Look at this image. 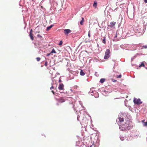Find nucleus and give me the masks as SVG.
Returning a JSON list of instances; mask_svg holds the SVG:
<instances>
[{"label":"nucleus","mask_w":147,"mask_h":147,"mask_svg":"<svg viewBox=\"0 0 147 147\" xmlns=\"http://www.w3.org/2000/svg\"><path fill=\"white\" fill-rule=\"evenodd\" d=\"M110 50L109 49H107L105 51L104 58L105 59H108L110 57Z\"/></svg>","instance_id":"nucleus-1"},{"label":"nucleus","mask_w":147,"mask_h":147,"mask_svg":"<svg viewBox=\"0 0 147 147\" xmlns=\"http://www.w3.org/2000/svg\"><path fill=\"white\" fill-rule=\"evenodd\" d=\"M134 102L135 104L139 105L142 103L141 100L140 98L137 99L135 98L134 100Z\"/></svg>","instance_id":"nucleus-2"},{"label":"nucleus","mask_w":147,"mask_h":147,"mask_svg":"<svg viewBox=\"0 0 147 147\" xmlns=\"http://www.w3.org/2000/svg\"><path fill=\"white\" fill-rule=\"evenodd\" d=\"M33 31L32 29H31L30 30V34L29 35V36L31 39L32 40H34V38L33 37V35L32 34Z\"/></svg>","instance_id":"nucleus-3"},{"label":"nucleus","mask_w":147,"mask_h":147,"mask_svg":"<svg viewBox=\"0 0 147 147\" xmlns=\"http://www.w3.org/2000/svg\"><path fill=\"white\" fill-rule=\"evenodd\" d=\"M64 86L63 84H62V83L60 84L59 85L58 88L60 90H64Z\"/></svg>","instance_id":"nucleus-4"},{"label":"nucleus","mask_w":147,"mask_h":147,"mask_svg":"<svg viewBox=\"0 0 147 147\" xmlns=\"http://www.w3.org/2000/svg\"><path fill=\"white\" fill-rule=\"evenodd\" d=\"M71 32V30L69 29H65L64 30V33L65 35H67Z\"/></svg>","instance_id":"nucleus-5"},{"label":"nucleus","mask_w":147,"mask_h":147,"mask_svg":"<svg viewBox=\"0 0 147 147\" xmlns=\"http://www.w3.org/2000/svg\"><path fill=\"white\" fill-rule=\"evenodd\" d=\"M58 100L59 102L62 103L64 102L65 100L63 97H61Z\"/></svg>","instance_id":"nucleus-6"},{"label":"nucleus","mask_w":147,"mask_h":147,"mask_svg":"<svg viewBox=\"0 0 147 147\" xmlns=\"http://www.w3.org/2000/svg\"><path fill=\"white\" fill-rule=\"evenodd\" d=\"M116 23V22H111L110 23V24L108 25V26L110 27H113L115 25V24Z\"/></svg>","instance_id":"nucleus-7"},{"label":"nucleus","mask_w":147,"mask_h":147,"mask_svg":"<svg viewBox=\"0 0 147 147\" xmlns=\"http://www.w3.org/2000/svg\"><path fill=\"white\" fill-rule=\"evenodd\" d=\"M118 119L119 120V121L120 122H123L124 121V119L123 118H121L120 117H118Z\"/></svg>","instance_id":"nucleus-8"},{"label":"nucleus","mask_w":147,"mask_h":147,"mask_svg":"<svg viewBox=\"0 0 147 147\" xmlns=\"http://www.w3.org/2000/svg\"><path fill=\"white\" fill-rule=\"evenodd\" d=\"M97 3L96 1H95L94 2V3L93 4V6L94 7H95V8H96L97 5Z\"/></svg>","instance_id":"nucleus-9"},{"label":"nucleus","mask_w":147,"mask_h":147,"mask_svg":"<svg viewBox=\"0 0 147 147\" xmlns=\"http://www.w3.org/2000/svg\"><path fill=\"white\" fill-rule=\"evenodd\" d=\"M53 25H51L50 26L47 27V28L46 30L47 31H49L51 28L53 27Z\"/></svg>","instance_id":"nucleus-10"},{"label":"nucleus","mask_w":147,"mask_h":147,"mask_svg":"<svg viewBox=\"0 0 147 147\" xmlns=\"http://www.w3.org/2000/svg\"><path fill=\"white\" fill-rule=\"evenodd\" d=\"M84 21V19L83 18H82V20L80 21V24L81 25H83V23Z\"/></svg>","instance_id":"nucleus-11"},{"label":"nucleus","mask_w":147,"mask_h":147,"mask_svg":"<svg viewBox=\"0 0 147 147\" xmlns=\"http://www.w3.org/2000/svg\"><path fill=\"white\" fill-rule=\"evenodd\" d=\"M80 75L82 76H83L85 74V73L83 72V70H81L80 73Z\"/></svg>","instance_id":"nucleus-12"},{"label":"nucleus","mask_w":147,"mask_h":147,"mask_svg":"<svg viewBox=\"0 0 147 147\" xmlns=\"http://www.w3.org/2000/svg\"><path fill=\"white\" fill-rule=\"evenodd\" d=\"M105 79L104 78H102L100 80V82L101 83H103L105 81Z\"/></svg>","instance_id":"nucleus-13"},{"label":"nucleus","mask_w":147,"mask_h":147,"mask_svg":"<svg viewBox=\"0 0 147 147\" xmlns=\"http://www.w3.org/2000/svg\"><path fill=\"white\" fill-rule=\"evenodd\" d=\"M55 53L56 52L54 49H53L52 51L50 53Z\"/></svg>","instance_id":"nucleus-14"},{"label":"nucleus","mask_w":147,"mask_h":147,"mask_svg":"<svg viewBox=\"0 0 147 147\" xmlns=\"http://www.w3.org/2000/svg\"><path fill=\"white\" fill-rule=\"evenodd\" d=\"M106 38H104V39L102 41V42L104 43V44H105L106 43Z\"/></svg>","instance_id":"nucleus-15"},{"label":"nucleus","mask_w":147,"mask_h":147,"mask_svg":"<svg viewBox=\"0 0 147 147\" xmlns=\"http://www.w3.org/2000/svg\"><path fill=\"white\" fill-rule=\"evenodd\" d=\"M37 37L40 39H42V36L40 34H38L37 35Z\"/></svg>","instance_id":"nucleus-16"},{"label":"nucleus","mask_w":147,"mask_h":147,"mask_svg":"<svg viewBox=\"0 0 147 147\" xmlns=\"http://www.w3.org/2000/svg\"><path fill=\"white\" fill-rule=\"evenodd\" d=\"M142 66H144V63H143V62H142V63H141V65H139V67H141Z\"/></svg>","instance_id":"nucleus-17"},{"label":"nucleus","mask_w":147,"mask_h":147,"mask_svg":"<svg viewBox=\"0 0 147 147\" xmlns=\"http://www.w3.org/2000/svg\"><path fill=\"white\" fill-rule=\"evenodd\" d=\"M36 59L38 61H39L41 59L40 58L38 57H37Z\"/></svg>","instance_id":"nucleus-18"},{"label":"nucleus","mask_w":147,"mask_h":147,"mask_svg":"<svg viewBox=\"0 0 147 147\" xmlns=\"http://www.w3.org/2000/svg\"><path fill=\"white\" fill-rule=\"evenodd\" d=\"M63 42L62 41H61L59 43V45H61L62 44Z\"/></svg>","instance_id":"nucleus-19"},{"label":"nucleus","mask_w":147,"mask_h":147,"mask_svg":"<svg viewBox=\"0 0 147 147\" xmlns=\"http://www.w3.org/2000/svg\"><path fill=\"white\" fill-rule=\"evenodd\" d=\"M47 65H48L47 62V61H46L45 63V65L46 66H47Z\"/></svg>","instance_id":"nucleus-20"},{"label":"nucleus","mask_w":147,"mask_h":147,"mask_svg":"<svg viewBox=\"0 0 147 147\" xmlns=\"http://www.w3.org/2000/svg\"><path fill=\"white\" fill-rule=\"evenodd\" d=\"M88 36L89 37H90V31H89L88 32Z\"/></svg>","instance_id":"nucleus-21"},{"label":"nucleus","mask_w":147,"mask_h":147,"mask_svg":"<svg viewBox=\"0 0 147 147\" xmlns=\"http://www.w3.org/2000/svg\"><path fill=\"white\" fill-rule=\"evenodd\" d=\"M117 78H121V75H119L118 76H117Z\"/></svg>","instance_id":"nucleus-22"},{"label":"nucleus","mask_w":147,"mask_h":147,"mask_svg":"<svg viewBox=\"0 0 147 147\" xmlns=\"http://www.w3.org/2000/svg\"><path fill=\"white\" fill-rule=\"evenodd\" d=\"M144 125L145 126H147V121H146V122L144 124Z\"/></svg>","instance_id":"nucleus-23"},{"label":"nucleus","mask_w":147,"mask_h":147,"mask_svg":"<svg viewBox=\"0 0 147 147\" xmlns=\"http://www.w3.org/2000/svg\"><path fill=\"white\" fill-rule=\"evenodd\" d=\"M54 88V87L53 86H51V88H50V89L51 90H52Z\"/></svg>","instance_id":"nucleus-24"},{"label":"nucleus","mask_w":147,"mask_h":147,"mask_svg":"<svg viewBox=\"0 0 147 147\" xmlns=\"http://www.w3.org/2000/svg\"><path fill=\"white\" fill-rule=\"evenodd\" d=\"M143 47L144 48H147V46H143Z\"/></svg>","instance_id":"nucleus-25"},{"label":"nucleus","mask_w":147,"mask_h":147,"mask_svg":"<svg viewBox=\"0 0 147 147\" xmlns=\"http://www.w3.org/2000/svg\"><path fill=\"white\" fill-rule=\"evenodd\" d=\"M144 2L145 3H147V0H144Z\"/></svg>","instance_id":"nucleus-26"},{"label":"nucleus","mask_w":147,"mask_h":147,"mask_svg":"<svg viewBox=\"0 0 147 147\" xmlns=\"http://www.w3.org/2000/svg\"><path fill=\"white\" fill-rule=\"evenodd\" d=\"M52 92L53 93V94H55V92L53 90H52Z\"/></svg>","instance_id":"nucleus-27"},{"label":"nucleus","mask_w":147,"mask_h":147,"mask_svg":"<svg viewBox=\"0 0 147 147\" xmlns=\"http://www.w3.org/2000/svg\"><path fill=\"white\" fill-rule=\"evenodd\" d=\"M93 146L94 147V145H91V146H90V147H92Z\"/></svg>","instance_id":"nucleus-28"},{"label":"nucleus","mask_w":147,"mask_h":147,"mask_svg":"<svg viewBox=\"0 0 147 147\" xmlns=\"http://www.w3.org/2000/svg\"><path fill=\"white\" fill-rule=\"evenodd\" d=\"M59 82H61V80H59Z\"/></svg>","instance_id":"nucleus-29"},{"label":"nucleus","mask_w":147,"mask_h":147,"mask_svg":"<svg viewBox=\"0 0 147 147\" xmlns=\"http://www.w3.org/2000/svg\"><path fill=\"white\" fill-rule=\"evenodd\" d=\"M50 54H51L50 53H49V54H48L47 56L49 55H50Z\"/></svg>","instance_id":"nucleus-30"},{"label":"nucleus","mask_w":147,"mask_h":147,"mask_svg":"<svg viewBox=\"0 0 147 147\" xmlns=\"http://www.w3.org/2000/svg\"><path fill=\"white\" fill-rule=\"evenodd\" d=\"M144 121V120L142 121Z\"/></svg>","instance_id":"nucleus-31"}]
</instances>
